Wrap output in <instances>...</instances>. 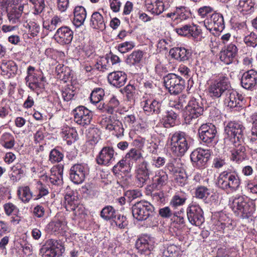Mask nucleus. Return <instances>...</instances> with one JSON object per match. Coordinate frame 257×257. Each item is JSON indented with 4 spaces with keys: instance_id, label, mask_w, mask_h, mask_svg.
I'll use <instances>...</instances> for the list:
<instances>
[{
    "instance_id": "obj_17",
    "label": "nucleus",
    "mask_w": 257,
    "mask_h": 257,
    "mask_svg": "<svg viewBox=\"0 0 257 257\" xmlns=\"http://www.w3.org/2000/svg\"><path fill=\"white\" fill-rule=\"evenodd\" d=\"M74 121L82 126L88 125L92 118V112L84 106L80 105L73 110Z\"/></svg>"
},
{
    "instance_id": "obj_63",
    "label": "nucleus",
    "mask_w": 257,
    "mask_h": 257,
    "mask_svg": "<svg viewBox=\"0 0 257 257\" xmlns=\"http://www.w3.org/2000/svg\"><path fill=\"white\" fill-rule=\"evenodd\" d=\"M27 26L29 28V34L31 37H34L39 34L40 28L36 23L30 22L29 23L27 24L26 27Z\"/></svg>"
},
{
    "instance_id": "obj_34",
    "label": "nucleus",
    "mask_w": 257,
    "mask_h": 257,
    "mask_svg": "<svg viewBox=\"0 0 257 257\" xmlns=\"http://www.w3.org/2000/svg\"><path fill=\"white\" fill-rule=\"evenodd\" d=\"M147 10L152 14L159 15L164 11V5L160 0H148L146 4Z\"/></svg>"
},
{
    "instance_id": "obj_52",
    "label": "nucleus",
    "mask_w": 257,
    "mask_h": 257,
    "mask_svg": "<svg viewBox=\"0 0 257 257\" xmlns=\"http://www.w3.org/2000/svg\"><path fill=\"white\" fill-rule=\"evenodd\" d=\"M143 158L142 154L140 150L136 148L131 149L125 155V159L137 162Z\"/></svg>"
},
{
    "instance_id": "obj_28",
    "label": "nucleus",
    "mask_w": 257,
    "mask_h": 257,
    "mask_svg": "<svg viewBox=\"0 0 257 257\" xmlns=\"http://www.w3.org/2000/svg\"><path fill=\"white\" fill-rule=\"evenodd\" d=\"M178 116V113L173 110H168L164 119L163 123L159 124L155 127V131L159 134H162V131L159 130L160 127L163 129L168 128L175 125V121Z\"/></svg>"
},
{
    "instance_id": "obj_29",
    "label": "nucleus",
    "mask_w": 257,
    "mask_h": 257,
    "mask_svg": "<svg viewBox=\"0 0 257 257\" xmlns=\"http://www.w3.org/2000/svg\"><path fill=\"white\" fill-rule=\"evenodd\" d=\"M44 78L41 74H36L33 76H27L25 78L26 85L32 90L43 88Z\"/></svg>"
},
{
    "instance_id": "obj_21",
    "label": "nucleus",
    "mask_w": 257,
    "mask_h": 257,
    "mask_svg": "<svg viewBox=\"0 0 257 257\" xmlns=\"http://www.w3.org/2000/svg\"><path fill=\"white\" fill-rule=\"evenodd\" d=\"M224 104L230 108L240 106V102L242 101L243 97L237 91L230 87L228 89L223 97Z\"/></svg>"
},
{
    "instance_id": "obj_53",
    "label": "nucleus",
    "mask_w": 257,
    "mask_h": 257,
    "mask_svg": "<svg viewBox=\"0 0 257 257\" xmlns=\"http://www.w3.org/2000/svg\"><path fill=\"white\" fill-rule=\"evenodd\" d=\"M243 41L247 46L254 48L257 45V35L251 32L244 37Z\"/></svg>"
},
{
    "instance_id": "obj_32",
    "label": "nucleus",
    "mask_w": 257,
    "mask_h": 257,
    "mask_svg": "<svg viewBox=\"0 0 257 257\" xmlns=\"http://www.w3.org/2000/svg\"><path fill=\"white\" fill-rule=\"evenodd\" d=\"M169 54L172 58L180 61L187 60L191 55L190 51L184 47L172 48L170 50Z\"/></svg>"
},
{
    "instance_id": "obj_14",
    "label": "nucleus",
    "mask_w": 257,
    "mask_h": 257,
    "mask_svg": "<svg viewBox=\"0 0 257 257\" xmlns=\"http://www.w3.org/2000/svg\"><path fill=\"white\" fill-rule=\"evenodd\" d=\"M144 100L141 102L143 110L148 115L159 114L164 109L162 101L156 99H152L148 96L144 97Z\"/></svg>"
},
{
    "instance_id": "obj_20",
    "label": "nucleus",
    "mask_w": 257,
    "mask_h": 257,
    "mask_svg": "<svg viewBox=\"0 0 257 257\" xmlns=\"http://www.w3.org/2000/svg\"><path fill=\"white\" fill-rule=\"evenodd\" d=\"M168 175L166 171L161 169L155 172V175L152 178V184L148 185L146 189L151 191L153 189H161L168 183Z\"/></svg>"
},
{
    "instance_id": "obj_42",
    "label": "nucleus",
    "mask_w": 257,
    "mask_h": 257,
    "mask_svg": "<svg viewBox=\"0 0 257 257\" xmlns=\"http://www.w3.org/2000/svg\"><path fill=\"white\" fill-rule=\"evenodd\" d=\"M64 223L60 220L52 221L47 225L46 229L51 233L59 232L63 229Z\"/></svg>"
},
{
    "instance_id": "obj_45",
    "label": "nucleus",
    "mask_w": 257,
    "mask_h": 257,
    "mask_svg": "<svg viewBox=\"0 0 257 257\" xmlns=\"http://www.w3.org/2000/svg\"><path fill=\"white\" fill-rule=\"evenodd\" d=\"M187 96L181 95L176 100L170 101L169 104L172 107H174L178 111L183 109V108L186 104Z\"/></svg>"
},
{
    "instance_id": "obj_54",
    "label": "nucleus",
    "mask_w": 257,
    "mask_h": 257,
    "mask_svg": "<svg viewBox=\"0 0 257 257\" xmlns=\"http://www.w3.org/2000/svg\"><path fill=\"white\" fill-rule=\"evenodd\" d=\"M36 188L39 193L36 196V200H38L41 197L47 195L49 193L48 186L43 184L41 181H38L36 184Z\"/></svg>"
},
{
    "instance_id": "obj_46",
    "label": "nucleus",
    "mask_w": 257,
    "mask_h": 257,
    "mask_svg": "<svg viewBox=\"0 0 257 257\" xmlns=\"http://www.w3.org/2000/svg\"><path fill=\"white\" fill-rule=\"evenodd\" d=\"M186 200L187 198L184 194L181 193H176L170 201V205L174 208L182 206L185 203Z\"/></svg>"
},
{
    "instance_id": "obj_43",
    "label": "nucleus",
    "mask_w": 257,
    "mask_h": 257,
    "mask_svg": "<svg viewBox=\"0 0 257 257\" xmlns=\"http://www.w3.org/2000/svg\"><path fill=\"white\" fill-rule=\"evenodd\" d=\"M143 56V52L141 50L133 51L128 56L126 63L129 65H134L139 63Z\"/></svg>"
},
{
    "instance_id": "obj_57",
    "label": "nucleus",
    "mask_w": 257,
    "mask_h": 257,
    "mask_svg": "<svg viewBox=\"0 0 257 257\" xmlns=\"http://www.w3.org/2000/svg\"><path fill=\"white\" fill-rule=\"evenodd\" d=\"M210 194V190L206 187L200 186L195 191V196L199 199H205Z\"/></svg>"
},
{
    "instance_id": "obj_62",
    "label": "nucleus",
    "mask_w": 257,
    "mask_h": 257,
    "mask_svg": "<svg viewBox=\"0 0 257 257\" xmlns=\"http://www.w3.org/2000/svg\"><path fill=\"white\" fill-rule=\"evenodd\" d=\"M88 139L94 143L98 142L100 139V131L96 128H90L87 134Z\"/></svg>"
},
{
    "instance_id": "obj_4",
    "label": "nucleus",
    "mask_w": 257,
    "mask_h": 257,
    "mask_svg": "<svg viewBox=\"0 0 257 257\" xmlns=\"http://www.w3.org/2000/svg\"><path fill=\"white\" fill-rule=\"evenodd\" d=\"M244 127L239 122L230 121L224 127V143L227 145L236 142L243 141Z\"/></svg>"
},
{
    "instance_id": "obj_13",
    "label": "nucleus",
    "mask_w": 257,
    "mask_h": 257,
    "mask_svg": "<svg viewBox=\"0 0 257 257\" xmlns=\"http://www.w3.org/2000/svg\"><path fill=\"white\" fill-rule=\"evenodd\" d=\"M151 171L147 161H143L139 164L136 170V184L139 187H143L150 180Z\"/></svg>"
},
{
    "instance_id": "obj_61",
    "label": "nucleus",
    "mask_w": 257,
    "mask_h": 257,
    "mask_svg": "<svg viewBox=\"0 0 257 257\" xmlns=\"http://www.w3.org/2000/svg\"><path fill=\"white\" fill-rule=\"evenodd\" d=\"M29 1L34 6L35 14L38 15L41 13L45 8V0H29Z\"/></svg>"
},
{
    "instance_id": "obj_10",
    "label": "nucleus",
    "mask_w": 257,
    "mask_h": 257,
    "mask_svg": "<svg viewBox=\"0 0 257 257\" xmlns=\"http://www.w3.org/2000/svg\"><path fill=\"white\" fill-rule=\"evenodd\" d=\"M89 172V169L87 164H74L70 169V179L75 184H81L84 181Z\"/></svg>"
},
{
    "instance_id": "obj_26",
    "label": "nucleus",
    "mask_w": 257,
    "mask_h": 257,
    "mask_svg": "<svg viewBox=\"0 0 257 257\" xmlns=\"http://www.w3.org/2000/svg\"><path fill=\"white\" fill-rule=\"evenodd\" d=\"M24 7L23 5L20 4L14 5L8 8V18L11 23L16 24L21 22Z\"/></svg>"
},
{
    "instance_id": "obj_38",
    "label": "nucleus",
    "mask_w": 257,
    "mask_h": 257,
    "mask_svg": "<svg viewBox=\"0 0 257 257\" xmlns=\"http://www.w3.org/2000/svg\"><path fill=\"white\" fill-rule=\"evenodd\" d=\"M176 15L174 21L180 20L181 21L186 20L189 19L191 15L189 9L184 6H180L176 8Z\"/></svg>"
},
{
    "instance_id": "obj_64",
    "label": "nucleus",
    "mask_w": 257,
    "mask_h": 257,
    "mask_svg": "<svg viewBox=\"0 0 257 257\" xmlns=\"http://www.w3.org/2000/svg\"><path fill=\"white\" fill-rule=\"evenodd\" d=\"M135 47L133 42H125L118 46V50L121 53H124L132 50Z\"/></svg>"
},
{
    "instance_id": "obj_35",
    "label": "nucleus",
    "mask_w": 257,
    "mask_h": 257,
    "mask_svg": "<svg viewBox=\"0 0 257 257\" xmlns=\"http://www.w3.org/2000/svg\"><path fill=\"white\" fill-rule=\"evenodd\" d=\"M90 26L95 29L103 31L105 29V24L103 16L99 12H95L91 15Z\"/></svg>"
},
{
    "instance_id": "obj_5",
    "label": "nucleus",
    "mask_w": 257,
    "mask_h": 257,
    "mask_svg": "<svg viewBox=\"0 0 257 257\" xmlns=\"http://www.w3.org/2000/svg\"><path fill=\"white\" fill-rule=\"evenodd\" d=\"M230 86L229 78L221 75L209 86V95L213 99L223 98Z\"/></svg>"
},
{
    "instance_id": "obj_23",
    "label": "nucleus",
    "mask_w": 257,
    "mask_h": 257,
    "mask_svg": "<svg viewBox=\"0 0 257 257\" xmlns=\"http://www.w3.org/2000/svg\"><path fill=\"white\" fill-rule=\"evenodd\" d=\"M241 84L246 89L252 90L254 89L257 84V72L251 69L243 73Z\"/></svg>"
},
{
    "instance_id": "obj_33",
    "label": "nucleus",
    "mask_w": 257,
    "mask_h": 257,
    "mask_svg": "<svg viewBox=\"0 0 257 257\" xmlns=\"http://www.w3.org/2000/svg\"><path fill=\"white\" fill-rule=\"evenodd\" d=\"M74 19L73 23L77 27L83 24L86 18V11L82 6H77L75 8L74 12Z\"/></svg>"
},
{
    "instance_id": "obj_50",
    "label": "nucleus",
    "mask_w": 257,
    "mask_h": 257,
    "mask_svg": "<svg viewBox=\"0 0 257 257\" xmlns=\"http://www.w3.org/2000/svg\"><path fill=\"white\" fill-rule=\"evenodd\" d=\"M235 3L241 11L248 12L254 7V0H236Z\"/></svg>"
},
{
    "instance_id": "obj_37",
    "label": "nucleus",
    "mask_w": 257,
    "mask_h": 257,
    "mask_svg": "<svg viewBox=\"0 0 257 257\" xmlns=\"http://www.w3.org/2000/svg\"><path fill=\"white\" fill-rule=\"evenodd\" d=\"M0 142L2 146L7 149H12L15 144L14 137L9 133H5L2 134Z\"/></svg>"
},
{
    "instance_id": "obj_56",
    "label": "nucleus",
    "mask_w": 257,
    "mask_h": 257,
    "mask_svg": "<svg viewBox=\"0 0 257 257\" xmlns=\"http://www.w3.org/2000/svg\"><path fill=\"white\" fill-rule=\"evenodd\" d=\"M61 134L62 137L64 140H75L77 136L76 131L73 128L70 127H66L65 128H63Z\"/></svg>"
},
{
    "instance_id": "obj_39",
    "label": "nucleus",
    "mask_w": 257,
    "mask_h": 257,
    "mask_svg": "<svg viewBox=\"0 0 257 257\" xmlns=\"http://www.w3.org/2000/svg\"><path fill=\"white\" fill-rule=\"evenodd\" d=\"M100 215L105 220L114 219L116 217V210L112 206L107 205L101 210Z\"/></svg>"
},
{
    "instance_id": "obj_22",
    "label": "nucleus",
    "mask_w": 257,
    "mask_h": 257,
    "mask_svg": "<svg viewBox=\"0 0 257 257\" xmlns=\"http://www.w3.org/2000/svg\"><path fill=\"white\" fill-rule=\"evenodd\" d=\"M54 38L61 45L69 44L73 38V32L68 27H61L57 30Z\"/></svg>"
},
{
    "instance_id": "obj_51",
    "label": "nucleus",
    "mask_w": 257,
    "mask_h": 257,
    "mask_svg": "<svg viewBox=\"0 0 257 257\" xmlns=\"http://www.w3.org/2000/svg\"><path fill=\"white\" fill-rule=\"evenodd\" d=\"M127 168V166L125 161L122 159L113 166L112 171L115 175H119L120 172L123 173H128L131 170V169L128 170V169H126Z\"/></svg>"
},
{
    "instance_id": "obj_11",
    "label": "nucleus",
    "mask_w": 257,
    "mask_h": 257,
    "mask_svg": "<svg viewBox=\"0 0 257 257\" xmlns=\"http://www.w3.org/2000/svg\"><path fill=\"white\" fill-rule=\"evenodd\" d=\"M237 42H231L224 48L220 52V59L226 64H230L235 61L238 54Z\"/></svg>"
},
{
    "instance_id": "obj_24",
    "label": "nucleus",
    "mask_w": 257,
    "mask_h": 257,
    "mask_svg": "<svg viewBox=\"0 0 257 257\" xmlns=\"http://www.w3.org/2000/svg\"><path fill=\"white\" fill-rule=\"evenodd\" d=\"M242 142L230 143V145L234 146L233 149L231 151L230 160L238 164L244 160L246 157V149L242 144Z\"/></svg>"
},
{
    "instance_id": "obj_8",
    "label": "nucleus",
    "mask_w": 257,
    "mask_h": 257,
    "mask_svg": "<svg viewBox=\"0 0 257 257\" xmlns=\"http://www.w3.org/2000/svg\"><path fill=\"white\" fill-rule=\"evenodd\" d=\"M198 134L202 142L207 146H213L217 142L216 128L212 123L202 124L198 129Z\"/></svg>"
},
{
    "instance_id": "obj_36",
    "label": "nucleus",
    "mask_w": 257,
    "mask_h": 257,
    "mask_svg": "<svg viewBox=\"0 0 257 257\" xmlns=\"http://www.w3.org/2000/svg\"><path fill=\"white\" fill-rule=\"evenodd\" d=\"M17 194L19 199L24 203H28L33 196V193L27 186L19 187Z\"/></svg>"
},
{
    "instance_id": "obj_6",
    "label": "nucleus",
    "mask_w": 257,
    "mask_h": 257,
    "mask_svg": "<svg viewBox=\"0 0 257 257\" xmlns=\"http://www.w3.org/2000/svg\"><path fill=\"white\" fill-rule=\"evenodd\" d=\"M133 217L139 221L146 220L155 214V207L147 201H139L132 207Z\"/></svg>"
},
{
    "instance_id": "obj_9",
    "label": "nucleus",
    "mask_w": 257,
    "mask_h": 257,
    "mask_svg": "<svg viewBox=\"0 0 257 257\" xmlns=\"http://www.w3.org/2000/svg\"><path fill=\"white\" fill-rule=\"evenodd\" d=\"M204 108L202 103L195 98H192L185 106L184 113V119L187 123H190L203 114Z\"/></svg>"
},
{
    "instance_id": "obj_47",
    "label": "nucleus",
    "mask_w": 257,
    "mask_h": 257,
    "mask_svg": "<svg viewBox=\"0 0 257 257\" xmlns=\"http://www.w3.org/2000/svg\"><path fill=\"white\" fill-rule=\"evenodd\" d=\"M12 173L11 174V179L13 181L19 180L23 175L24 172L22 169L21 164H17L11 168Z\"/></svg>"
},
{
    "instance_id": "obj_40",
    "label": "nucleus",
    "mask_w": 257,
    "mask_h": 257,
    "mask_svg": "<svg viewBox=\"0 0 257 257\" xmlns=\"http://www.w3.org/2000/svg\"><path fill=\"white\" fill-rule=\"evenodd\" d=\"M65 202L67 209L75 210L79 203L77 198L73 193H67L65 196Z\"/></svg>"
},
{
    "instance_id": "obj_2",
    "label": "nucleus",
    "mask_w": 257,
    "mask_h": 257,
    "mask_svg": "<svg viewBox=\"0 0 257 257\" xmlns=\"http://www.w3.org/2000/svg\"><path fill=\"white\" fill-rule=\"evenodd\" d=\"M169 139L171 151L176 156H183L190 147V139L183 132L175 133L170 135Z\"/></svg>"
},
{
    "instance_id": "obj_49",
    "label": "nucleus",
    "mask_w": 257,
    "mask_h": 257,
    "mask_svg": "<svg viewBox=\"0 0 257 257\" xmlns=\"http://www.w3.org/2000/svg\"><path fill=\"white\" fill-rule=\"evenodd\" d=\"M175 180L179 186H184L187 183V176L183 169H180L175 175Z\"/></svg>"
},
{
    "instance_id": "obj_7",
    "label": "nucleus",
    "mask_w": 257,
    "mask_h": 257,
    "mask_svg": "<svg viewBox=\"0 0 257 257\" xmlns=\"http://www.w3.org/2000/svg\"><path fill=\"white\" fill-rule=\"evenodd\" d=\"M166 88L172 94L180 93L185 88V80L174 73H169L163 78Z\"/></svg>"
},
{
    "instance_id": "obj_15",
    "label": "nucleus",
    "mask_w": 257,
    "mask_h": 257,
    "mask_svg": "<svg viewBox=\"0 0 257 257\" xmlns=\"http://www.w3.org/2000/svg\"><path fill=\"white\" fill-rule=\"evenodd\" d=\"M61 245L55 239L47 240L40 249V254L42 257H56L59 255Z\"/></svg>"
},
{
    "instance_id": "obj_60",
    "label": "nucleus",
    "mask_w": 257,
    "mask_h": 257,
    "mask_svg": "<svg viewBox=\"0 0 257 257\" xmlns=\"http://www.w3.org/2000/svg\"><path fill=\"white\" fill-rule=\"evenodd\" d=\"M183 209H181L179 211L173 212L172 218L175 222L182 226H185V219L183 216Z\"/></svg>"
},
{
    "instance_id": "obj_16",
    "label": "nucleus",
    "mask_w": 257,
    "mask_h": 257,
    "mask_svg": "<svg viewBox=\"0 0 257 257\" xmlns=\"http://www.w3.org/2000/svg\"><path fill=\"white\" fill-rule=\"evenodd\" d=\"M187 215L189 222L193 225L199 226L204 221L203 211L199 205H190L187 209Z\"/></svg>"
},
{
    "instance_id": "obj_19",
    "label": "nucleus",
    "mask_w": 257,
    "mask_h": 257,
    "mask_svg": "<svg viewBox=\"0 0 257 257\" xmlns=\"http://www.w3.org/2000/svg\"><path fill=\"white\" fill-rule=\"evenodd\" d=\"M155 243L154 237L144 234L138 238L136 242V247L141 253L148 254L153 249Z\"/></svg>"
},
{
    "instance_id": "obj_27",
    "label": "nucleus",
    "mask_w": 257,
    "mask_h": 257,
    "mask_svg": "<svg viewBox=\"0 0 257 257\" xmlns=\"http://www.w3.org/2000/svg\"><path fill=\"white\" fill-rule=\"evenodd\" d=\"M108 82L112 85L119 88L123 86L126 81V74L120 71H114L110 73L107 76Z\"/></svg>"
},
{
    "instance_id": "obj_55",
    "label": "nucleus",
    "mask_w": 257,
    "mask_h": 257,
    "mask_svg": "<svg viewBox=\"0 0 257 257\" xmlns=\"http://www.w3.org/2000/svg\"><path fill=\"white\" fill-rule=\"evenodd\" d=\"M75 89L72 85L68 86L62 92V97L65 101L71 100L75 95Z\"/></svg>"
},
{
    "instance_id": "obj_18",
    "label": "nucleus",
    "mask_w": 257,
    "mask_h": 257,
    "mask_svg": "<svg viewBox=\"0 0 257 257\" xmlns=\"http://www.w3.org/2000/svg\"><path fill=\"white\" fill-rule=\"evenodd\" d=\"M204 25L210 32H222L225 27L222 15L216 13L212 14L209 18L206 19L204 21Z\"/></svg>"
},
{
    "instance_id": "obj_44",
    "label": "nucleus",
    "mask_w": 257,
    "mask_h": 257,
    "mask_svg": "<svg viewBox=\"0 0 257 257\" xmlns=\"http://www.w3.org/2000/svg\"><path fill=\"white\" fill-rule=\"evenodd\" d=\"M104 96V91L101 88H95L90 94V101L94 104L98 103Z\"/></svg>"
},
{
    "instance_id": "obj_30",
    "label": "nucleus",
    "mask_w": 257,
    "mask_h": 257,
    "mask_svg": "<svg viewBox=\"0 0 257 257\" xmlns=\"http://www.w3.org/2000/svg\"><path fill=\"white\" fill-rule=\"evenodd\" d=\"M0 67L2 74L9 78L14 77L17 73L18 66L13 61L3 60Z\"/></svg>"
},
{
    "instance_id": "obj_58",
    "label": "nucleus",
    "mask_w": 257,
    "mask_h": 257,
    "mask_svg": "<svg viewBox=\"0 0 257 257\" xmlns=\"http://www.w3.org/2000/svg\"><path fill=\"white\" fill-rule=\"evenodd\" d=\"M109 56L107 55L102 57L98 60L96 63V68L100 71H104L107 69V67H109L110 64H109Z\"/></svg>"
},
{
    "instance_id": "obj_1",
    "label": "nucleus",
    "mask_w": 257,
    "mask_h": 257,
    "mask_svg": "<svg viewBox=\"0 0 257 257\" xmlns=\"http://www.w3.org/2000/svg\"><path fill=\"white\" fill-rule=\"evenodd\" d=\"M216 185L227 194L232 193L238 190L240 179L236 172L228 170L219 175Z\"/></svg>"
},
{
    "instance_id": "obj_31",
    "label": "nucleus",
    "mask_w": 257,
    "mask_h": 257,
    "mask_svg": "<svg viewBox=\"0 0 257 257\" xmlns=\"http://www.w3.org/2000/svg\"><path fill=\"white\" fill-rule=\"evenodd\" d=\"M63 169L64 166L62 164L54 166L51 168L49 180L52 184L59 185L62 183Z\"/></svg>"
},
{
    "instance_id": "obj_48",
    "label": "nucleus",
    "mask_w": 257,
    "mask_h": 257,
    "mask_svg": "<svg viewBox=\"0 0 257 257\" xmlns=\"http://www.w3.org/2000/svg\"><path fill=\"white\" fill-rule=\"evenodd\" d=\"M64 158L63 154L59 150L52 149L49 156V161L52 164L60 162Z\"/></svg>"
},
{
    "instance_id": "obj_59",
    "label": "nucleus",
    "mask_w": 257,
    "mask_h": 257,
    "mask_svg": "<svg viewBox=\"0 0 257 257\" xmlns=\"http://www.w3.org/2000/svg\"><path fill=\"white\" fill-rule=\"evenodd\" d=\"M190 25H185L183 27L179 28H176L175 31L176 33L179 35L190 38V32H192V28Z\"/></svg>"
},
{
    "instance_id": "obj_3",
    "label": "nucleus",
    "mask_w": 257,
    "mask_h": 257,
    "mask_svg": "<svg viewBox=\"0 0 257 257\" xmlns=\"http://www.w3.org/2000/svg\"><path fill=\"white\" fill-rule=\"evenodd\" d=\"M230 207L236 215L242 218H248L255 210L253 203L242 196L235 197Z\"/></svg>"
},
{
    "instance_id": "obj_41",
    "label": "nucleus",
    "mask_w": 257,
    "mask_h": 257,
    "mask_svg": "<svg viewBox=\"0 0 257 257\" xmlns=\"http://www.w3.org/2000/svg\"><path fill=\"white\" fill-rule=\"evenodd\" d=\"M252 126L249 136L250 142L257 145V113L252 114L251 116Z\"/></svg>"
},
{
    "instance_id": "obj_25",
    "label": "nucleus",
    "mask_w": 257,
    "mask_h": 257,
    "mask_svg": "<svg viewBox=\"0 0 257 257\" xmlns=\"http://www.w3.org/2000/svg\"><path fill=\"white\" fill-rule=\"evenodd\" d=\"M114 151L111 147H104L99 153L96 160L98 164L108 165L114 160Z\"/></svg>"
},
{
    "instance_id": "obj_12",
    "label": "nucleus",
    "mask_w": 257,
    "mask_h": 257,
    "mask_svg": "<svg viewBox=\"0 0 257 257\" xmlns=\"http://www.w3.org/2000/svg\"><path fill=\"white\" fill-rule=\"evenodd\" d=\"M210 157V150L201 148L197 149L193 151L190 155V159L193 163V165L199 169L205 167Z\"/></svg>"
}]
</instances>
